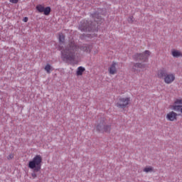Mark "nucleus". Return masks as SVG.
Returning <instances> with one entry per match:
<instances>
[{"label":"nucleus","mask_w":182,"mask_h":182,"mask_svg":"<svg viewBox=\"0 0 182 182\" xmlns=\"http://www.w3.org/2000/svg\"><path fill=\"white\" fill-rule=\"evenodd\" d=\"M58 41L60 43L58 49L61 52V58L63 62H65V63L75 62L77 55L76 52H77L79 49L82 50V52H86L87 53H90V51L92 50V46L85 45L79 46L76 44V42H75V39L73 38H70L65 48H63L62 45L65 44V35L62 33H58Z\"/></svg>","instance_id":"obj_1"},{"label":"nucleus","mask_w":182,"mask_h":182,"mask_svg":"<svg viewBox=\"0 0 182 182\" xmlns=\"http://www.w3.org/2000/svg\"><path fill=\"white\" fill-rule=\"evenodd\" d=\"M91 18L94 22L85 20L80 22L79 29L81 32H97V28L103 22V18L97 13L92 14Z\"/></svg>","instance_id":"obj_2"},{"label":"nucleus","mask_w":182,"mask_h":182,"mask_svg":"<svg viewBox=\"0 0 182 182\" xmlns=\"http://www.w3.org/2000/svg\"><path fill=\"white\" fill-rule=\"evenodd\" d=\"M28 167L33 171L38 172L42 168V156L36 155L31 161L28 162Z\"/></svg>","instance_id":"obj_3"},{"label":"nucleus","mask_w":182,"mask_h":182,"mask_svg":"<svg viewBox=\"0 0 182 182\" xmlns=\"http://www.w3.org/2000/svg\"><path fill=\"white\" fill-rule=\"evenodd\" d=\"M96 130L100 133H110L112 130V125H107L105 122V119L100 121L98 124L96 126Z\"/></svg>","instance_id":"obj_4"},{"label":"nucleus","mask_w":182,"mask_h":182,"mask_svg":"<svg viewBox=\"0 0 182 182\" xmlns=\"http://www.w3.org/2000/svg\"><path fill=\"white\" fill-rule=\"evenodd\" d=\"M172 110L177 112L179 116H182V97L173 99V105L170 106Z\"/></svg>","instance_id":"obj_5"},{"label":"nucleus","mask_w":182,"mask_h":182,"mask_svg":"<svg viewBox=\"0 0 182 182\" xmlns=\"http://www.w3.org/2000/svg\"><path fill=\"white\" fill-rule=\"evenodd\" d=\"M151 55L149 50H145L143 53H136L133 55V59L136 62L141 60L142 62H147L149 56Z\"/></svg>","instance_id":"obj_6"},{"label":"nucleus","mask_w":182,"mask_h":182,"mask_svg":"<svg viewBox=\"0 0 182 182\" xmlns=\"http://www.w3.org/2000/svg\"><path fill=\"white\" fill-rule=\"evenodd\" d=\"M129 105H130V97H119L117 103V107H119V109H126V107H127Z\"/></svg>","instance_id":"obj_7"},{"label":"nucleus","mask_w":182,"mask_h":182,"mask_svg":"<svg viewBox=\"0 0 182 182\" xmlns=\"http://www.w3.org/2000/svg\"><path fill=\"white\" fill-rule=\"evenodd\" d=\"M174 80H176V74L173 73H168L164 78V82L166 85H171Z\"/></svg>","instance_id":"obj_8"},{"label":"nucleus","mask_w":182,"mask_h":182,"mask_svg":"<svg viewBox=\"0 0 182 182\" xmlns=\"http://www.w3.org/2000/svg\"><path fill=\"white\" fill-rule=\"evenodd\" d=\"M147 68V65L146 64H141V63H135L134 66L132 67V70L134 72H136L138 73L140 72V70H144V69H146Z\"/></svg>","instance_id":"obj_9"},{"label":"nucleus","mask_w":182,"mask_h":182,"mask_svg":"<svg viewBox=\"0 0 182 182\" xmlns=\"http://www.w3.org/2000/svg\"><path fill=\"white\" fill-rule=\"evenodd\" d=\"M167 68H161L157 71L156 76L159 79H164L167 76Z\"/></svg>","instance_id":"obj_10"},{"label":"nucleus","mask_w":182,"mask_h":182,"mask_svg":"<svg viewBox=\"0 0 182 182\" xmlns=\"http://www.w3.org/2000/svg\"><path fill=\"white\" fill-rule=\"evenodd\" d=\"M177 116H179L176 112L171 111L166 114V119L168 122H176L177 120Z\"/></svg>","instance_id":"obj_11"},{"label":"nucleus","mask_w":182,"mask_h":182,"mask_svg":"<svg viewBox=\"0 0 182 182\" xmlns=\"http://www.w3.org/2000/svg\"><path fill=\"white\" fill-rule=\"evenodd\" d=\"M117 66V63L113 61L112 65L108 68L109 75H116V73H117V69L116 68Z\"/></svg>","instance_id":"obj_12"},{"label":"nucleus","mask_w":182,"mask_h":182,"mask_svg":"<svg viewBox=\"0 0 182 182\" xmlns=\"http://www.w3.org/2000/svg\"><path fill=\"white\" fill-rule=\"evenodd\" d=\"M171 55L173 58H181L182 53L178 50L173 49L171 50Z\"/></svg>","instance_id":"obj_13"},{"label":"nucleus","mask_w":182,"mask_h":182,"mask_svg":"<svg viewBox=\"0 0 182 182\" xmlns=\"http://www.w3.org/2000/svg\"><path fill=\"white\" fill-rule=\"evenodd\" d=\"M85 70H86V69L82 66H80L77 68V72H76V75L77 76H82V75H83V72H85Z\"/></svg>","instance_id":"obj_14"},{"label":"nucleus","mask_w":182,"mask_h":182,"mask_svg":"<svg viewBox=\"0 0 182 182\" xmlns=\"http://www.w3.org/2000/svg\"><path fill=\"white\" fill-rule=\"evenodd\" d=\"M36 10L40 12V14H42V12L45 10V6L42 4H38L36 7Z\"/></svg>","instance_id":"obj_15"},{"label":"nucleus","mask_w":182,"mask_h":182,"mask_svg":"<svg viewBox=\"0 0 182 182\" xmlns=\"http://www.w3.org/2000/svg\"><path fill=\"white\" fill-rule=\"evenodd\" d=\"M44 69H45V70H46V72L47 73H50V72H52V70H53V69H52V66H50V64H47L46 65V67L44 68Z\"/></svg>","instance_id":"obj_16"},{"label":"nucleus","mask_w":182,"mask_h":182,"mask_svg":"<svg viewBox=\"0 0 182 182\" xmlns=\"http://www.w3.org/2000/svg\"><path fill=\"white\" fill-rule=\"evenodd\" d=\"M153 170V166H146L144 168L143 171H144V173H151Z\"/></svg>","instance_id":"obj_17"},{"label":"nucleus","mask_w":182,"mask_h":182,"mask_svg":"<svg viewBox=\"0 0 182 182\" xmlns=\"http://www.w3.org/2000/svg\"><path fill=\"white\" fill-rule=\"evenodd\" d=\"M50 11H51L50 7L47 6V7L44 8V11H43V12L44 15L48 16V15H49L50 14Z\"/></svg>","instance_id":"obj_18"},{"label":"nucleus","mask_w":182,"mask_h":182,"mask_svg":"<svg viewBox=\"0 0 182 182\" xmlns=\"http://www.w3.org/2000/svg\"><path fill=\"white\" fill-rule=\"evenodd\" d=\"M128 22L129 23H133V22H134V18L133 16H129L128 18Z\"/></svg>","instance_id":"obj_19"},{"label":"nucleus","mask_w":182,"mask_h":182,"mask_svg":"<svg viewBox=\"0 0 182 182\" xmlns=\"http://www.w3.org/2000/svg\"><path fill=\"white\" fill-rule=\"evenodd\" d=\"M13 158H14V154H10L7 156L8 160H12Z\"/></svg>","instance_id":"obj_20"},{"label":"nucleus","mask_w":182,"mask_h":182,"mask_svg":"<svg viewBox=\"0 0 182 182\" xmlns=\"http://www.w3.org/2000/svg\"><path fill=\"white\" fill-rule=\"evenodd\" d=\"M19 0H10V2H11V4H18Z\"/></svg>","instance_id":"obj_21"},{"label":"nucleus","mask_w":182,"mask_h":182,"mask_svg":"<svg viewBox=\"0 0 182 182\" xmlns=\"http://www.w3.org/2000/svg\"><path fill=\"white\" fill-rule=\"evenodd\" d=\"M31 176H32L33 178H36V177H37V175L35 173H32Z\"/></svg>","instance_id":"obj_22"},{"label":"nucleus","mask_w":182,"mask_h":182,"mask_svg":"<svg viewBox=\"0 0 182 182\" xmlns=\"http://www.w3.org/2000/svg\"><path fill=\"white\" fill-rule=\"evenodd\" d=\"M23 21H24V22H28V17H25V18H23Z\"/></svg>","instance_id":"obj_23"}]
</instances>
